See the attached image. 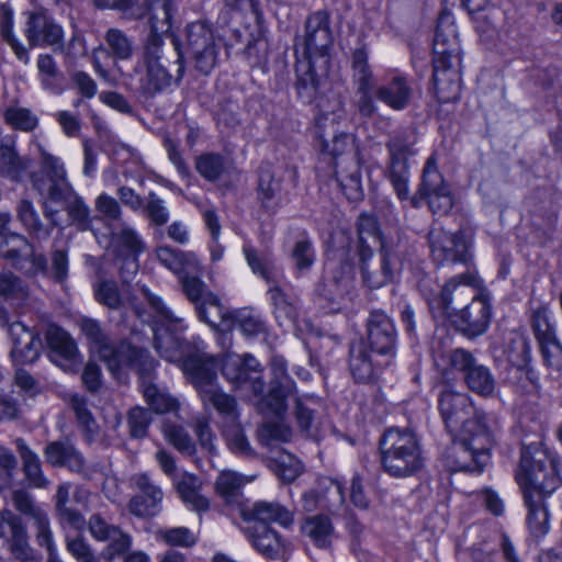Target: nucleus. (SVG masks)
I'll use <instances>...</instances> for the list:
<instances>
[{
	"label": "nucleus",
	"instance_id": "11",
	"mask_svg": "<svg viewBox=\"0 0 562 562\" xmlns=\"http://www.w3.org/2000/svg\"><path fill=\"white\" fill-rule=\"evenodd\" d=\"M139 375V387L148 406L157 414L171 412L178 407L173 398L164 387L156 385L154 373L156 361L145 349H128V364Z\"/></svg>",
	"mask_w": 562,
	"mask_h": 562
},
{
	"label": "nucleus",
	"instance_id": "49",
	"mask_svg": "<svg viewBox=\"0 0 562 562\" xmlns=\"http://www.w3.org/2000/svg\"><path fill=\"white\" fill-rule=\"evenodd\" d=\"M505 355L507 361L518 371H526L528 378L532 373L529 364L531 361V346L529 338L521 333L512 334L506 348Z\"/></svg>",
	"mask_w": 562,
	"mask_h": 562
},
{
	"label": "nucleus",
	"instance_id": "63",
	"mask_svg": "<svg viewBox=\"0 0 562 562\" xmlns=\"http://www.w3.org/2000/svg\"><path fill=\"white\" fill-rule=\"evenodd\" d=\"M13 12L8 7H2L1 34L3 40L11 46L16 58L27 65L30 56L27 49L13 35Z\"/></svg>",
	"mask_w": 562,
	"mask_h": 562
},
{
	"label": "nucleus",
	"instance_id": "2",
	"mask_svg": "<svg viewBox=\"0 0 562 562\" xmlns=\"http://www.w3.org/2000/svg\"><path fill=\"white\" fill-rule=\"evenodd\" d=\"M451 435L452 442L443 456L446 468L450 472L481 473L491 459L494 439L490 427L470 423Z\"/></svg>",
	"mask_w": 562,
	"mask_h": 562
},
{
	"label": "nucleus",
	"instance_id": "46",
	"mask_svg": "<svg viewBox=\"0 0 562 562\" xmlns=\"http://www.w3.org/2000/svg\"><path fill=\"white\" fill-rule=\"evenodd\" d=\"M156 256L161 265L180 276L200 270V261L194 252H184L161 246L157 248Z\"/></svg>",
	"mask_w": 562,
	"mask_h": 562
},
{
	"label": "nucleus",
	"instance_id": "24",
	"mask_svg": "<svg viewBox=\"0 0 562 562\" xmlns=\"http://www.w3.org/2000/svg\"><path fill=\"white\" fill-rule=\"evenodd\" d=\"M390 153L389 179L400 200L409 195L407 158L414 154L412 143L404 135H394L386 144Z\"/></svg>",
	"mask_w": 562,
	"mask_h": 562
},
{
	"label": "nucleus",
	"instance_id": "19",
	"mask_svg": "<svg viewBox=\"0 0 562 562\" xmlns=\"http://www.w3.org/2000/svg\"><path fill=\"white\" fill-rule=\"evenodd\" d=\"M418 195L427 201L434 214H448L453 206V198L448 184L445 182L442 175L437 168L435 155H431L425 164Z\"/></svg>",
	"mask_w": 562,
	"mask_h": 562
},
{
	"label": "nucleus",
	"instance_id": "52",
	"mask_svg": "<svg viewBox=\"0 0 562 562\" xmlns=\"http://www.w3.org/2000/svg\"><path fill=\"white\" fill-rule=\"evenodd\" d=\"M36 66L42 87L52 93L59 94L61 92V74L53 56L49 54H40Z\"/></svg>",
	"mask_w": 562,
	"mask_h": 562
},
{
	"label": "nucleus",
	"instance_id": "30",
	"mask_svg": "<svg viewBox=\"0 0 562 562\" xmlns=\"http://www.w3.org/2000/svg\"><path fill=\"white\" fill-rule=\"evenodd\" d=\"M81 331L91 345V349L99 353L100 358L109 363L111 370L122 364H128V349L132 346L115 350L104 334L99 322L92 318H82L80 322Z\"/></svg>",
	"mask_w": 562,
	"mask_h": 562
},
{
	"label": "nucleus",
	"instance_id": "34",
	"mask_svg": "<svg viewBox=\"0 0 562 562\" xmlns=\"http://www.w3.org/2000/svg\"><path fill=\"white\" fill-rule=\"evenodd\" d=\"M243 519L249 524L269 526L276 522L282 527H289L293 524V514L279 503L260 501L251 507L241 510Z\"/></svg>",
	"mask_w": 562,
	"mask_h": 562
},
{
	"label": "nucleus",
	"instance_id": "8",
	"mask_svg": "<svg viewBox=\"0 0 562 562\" xmlns=\"http://www.w3.org/2000/svg\"><path fill=\"white\" fill-rule=\"evenodd\" d=\"M329 67L319 68L316 59L297 57L295 88L299 97L306 103L315 102L318 109L317 124L321 128L325 121L336 122L342 116V101L333 94L331 98L319 95L322 80L326 78Z\"/></svg>",
	"mask_w": 562,
	"mask_h": 562
},
{
	"label": "nucleus",
	"instance_id": "35",
	"mask_svg": "<svg viewBox=\"0 0 562 562\" xmlns=\"http://www.w3.org/2000/svg\"><path fill=\"white\" fill-rule=\"evenodd\" d=\"M46 341L50 349V359L64 371H72L77 363V347L70 336L59 327L47 329Z\"/></svg>",
	"mask_w": 562,
	"mask_h": 562
},
{
	"label": "nucleus",
	"instance_id": "43",
	"mask_svg": "<svg viewBox=\"0 0 562 562\" xmlns=\"http://www.w3.org/2000/svg\"><path fill=\"white\" fill-rule=\"evenodd\" d=\"M413 90L407 78L396 75L376 90V97L393 110L400 111L407 106Z\"/></svg>",
	"mask_w": 562,
	"mask_h": 562
},
{
	"label": "nucleus",
	"instance_id": "4",
	"mask_svg": "<svg viewBox=\"0 0 562 562\" xmlns=\"http://www.w3.org/2000/svg\"><path fill=\"white\" fill-rule=\"evenodd\" d=\"M175 49L177 55L175 65L177 69L176 75H172L167 65L169 60L164 52V38L147 36L142 57L135 68L136 74L139 76L138 89L143 95L151 98L169 88L172 83L178 85L182 80L186 67L178 42H175Z\"/></svg>",
	"mask_w": 562,
	"mask_h": 562
},
{
	"label": "nucleus",
	"instance_id": "37",
	"mask_svg": "<svg viewBox=\"0 0 562 562\" xmlns=\"http://www.w3.org/2000/svg\"><path fill=\"white\" fill-rule=\"evenodd\" d=\"M29 157L20 156L15 140L3 138L0 142V175L11 181L21 182L31 167Z\"/></svg>",
	"mask_w": 562,
	"mask_h": 562
},
{
	"label": "nucleus",
	"instance_id": "23",
	"mask_svg": "<svg viewBox=\"0 0 562 562\" xmlns=\"http://www.w3.org/2000/svg\"><path fill=\"white\" fill-rule=\"evenodd\" d=\"M222 374L237 387L250 383V387L256 395L263 393L265 383L261 379L260 363L251 355L241 357L236 353H226L222 359Z\"/></svg>",
	"mask_w": 562,
	"mask_h": 562
},
{
	"label": "nucleus",
	"instance_id": "33",
	"mask_svg": "<svg viewBox=\"0 0 562 562\" xmlns=\"http://www.w3.org/2000/svg\"><path fill=\"white\" fill-rule=\"evenodd\" d=\"M246 535L254 548L267 559H281L289 550L290 543L270 526H248Z\"/></svg>",
	"mask_w": 562,
	"mask_h": 562
},
{
	"label": "nucleus",
	"instance_id": "13",
	"mask_svg": "<svg viewBox=\"0 0 562 562\" xmlns=\"http://www.w3.org/2000/svg\"><path fill=\"white\" fill-rule=\"evenodd\" d=\"M41 171L30 173L32 188L52 202H59L71 190L63 160L40 146Z\"/></svg>",
	"mask_w": 562,
	"mask_h": 562
},
{
	"label": "nucleus",
	"instance_id": "45",
	"mask_svg": "<svg viewBox=\"0 0 562 562\" xmlns=\"http://www.w3.org/2000/svg\"><path fill=\"white\" fill-rule=\"evenodd\" d=\"M15 446L22 460V470L29 485L34 488L47 487L49 481L43 473L37 453L33 451L22 438L15 440Z\"/></svg>",
	"mask_w": 562,
	"mask_h": 562
},
{
	"label": "nucleus",
	"instance_id": "42",
	"mask_svg": "<svg viewBox=\"0 0 562 562\" xmlns=\"http://www.w3.org/2000/svg\"><path fill=\"white\" fill-rule=\"evenodd\" d=\"M177 492L182 502L191 509L202 513L210 508L209 499L201 494L202 481L191 473H182L175 480Z\"/></svg>",
	"mask_w": 562,
	"mask_h": 562
},
{
	"label": "nucleus",
	"instance_id": "16",
	"mask_svg": "<svg viewBox=\"0 0 562 562\" xmlns=\"http://www.w3.org/2000/svg\"><path fill=\"white\" fill-rule=\"evenodd\" d=\"M449 364L453 370L463 373L465 385L473 393L490 397L496 389V380L490 368L476 361L473 355L462 348L453 349L448 356Z\"/></svg>",
	"mask_w": 562,
	"mask_h": 562
},
{
	"label": "nucleus",
	"instance_id": "22",
	"mask_svg": "<svg viewBox=\"0 0 562 562\" xmlns=\"http://www.w3.org/2000/svg\"><path fill=\"white\" fill-rule=\"evenodd\" d=\"M364 341L375 356L392 361L397 344V331L393 319L383 311L370 312L367 319V340Z\"/></svg>",
	"mask_w": 562,
	"mask_h": 562
},
{
	"label": "nucleus",
	"instance_id": "58",
	"mask_svg": "<svg viewBox=\"0 0 562 562\" xmlns=\"http://www.w3.org/2000/svg\"><path fill=\"white\" fill-rule=\"evenodd\" d=\"M260 411L262 413H271L273 415V413L267 407ZM274 416L277 417L276 420L266 422L259 429V439L265 445H271L278 441L288 442L292 438L291 427L279 418L281 414H274Z\"/></svg>",
	"mask_w": 562,
	"mask_h": 562
},
{
	"label": "nucleus",
	"instance_id": "25",
	"mask_svg": "<svg viewBox=\"0 0 562 562\" xmlns=\"http://www.w3.org/2000/svg\"><path fill=\"white\" fill-rule=\"evenodd\" d=\"M194 350L182 362L183 372L190 378L191 383L202 396L203 389H215L217 360L205 352V344L196 339Z\"/></svg>",
	"mask_w": 562,
	"mask_h": 562
},
{
	"label": "nucleus",
	"instance_id": "39",
	"mask_svg": "<svg viewBox=\"0 0 562 562\" xmlns=\"http://www.w3.org/2000/svg\"><path fill=\"white\" fill-rule=\"evenodd\" d=\"M16 216L25 231L37 241H46L54 228L53 224L42 221L34 204L29 199H22L16 205Z\"/></svg>",
	"mask_w": 562,
	"mask_h": 562
},
{
	"label": "nucleus",
	"instance_id": "17",
	"mask_svg": "<svg viewBox=\"0 0 562 562\" xmlns=\"http://www.w3.org/2000/svg\"><path fill=\"white\" fill-rule=\"evenodd\" d=\"M180 283L187 299L194 304L200 321L216 326L224 318L225 312L220 297L200 278L184 273L180 277Z\"/></svg>",
	"mask_w": 562,
	"mask_h": 562
},
{
	"label": "nucleus",
	"instance_id": "40",
	"mask_svg": "<svg viewBox=\"0 0 562 562\" xmlns=\"http://www.w3.org/2000/svg\"><path fill=\"white\" fill-rule=\"evenodd\" d=\"M548 495L538 492H526L524 494L525 504L528 508L527 525L535 538L543 537L550 529L549 512L544 504V497Z\"/></svg>",
	"mask_w": 562,
	"mask_h": 562
},
{
	"label": "nucleus",
	"instance_id": "32",
	"mask_svg": "<svg viewBox=\"0 0 562 562\" xmlns=\"http://www.w3.org/2000/svg\"><path fill=\"white\" fill-rule=\"evenodd\" d=\"M44 454L47 462L54 467H66L85 479L92 476V470L86 464L85 458L68 439L49 442L44 449Z\"/></svg>",
	"mask_w": 562,
	"mask_h": 562
},
{
	"label": "nucleus",
	"instance_id": "10",
	"mask_svg": "<svg viewBox=\"0 0 562 562\" xmlns=\"http://www.w3.org/2000/svg\"><path fill=\"white\" fill-rule=\"evenodd\" d=\"M329 15L325 11L312 13L305 22V32L295 40V55L316 59L322 70L330 66L329 50L333 46Z\"/></svg>",
	"mask_w": 562,
	"mask_h": 562
},
{
	"label": "nucleus",
	"instance_id": "62",
	"mask_svg": "<svg viewBox=\"0 0 562 562\" xmlns=\"http://www.w3.org/2000/svg\"><path fill=\"white\" fill-rule=\"evenodd\" d=\"M195 168L207 181H216L225 172L227 165L223 156L207 153L196 158Z\"/></svg>",
	"mask_w": 562,
	"mask_h": 562
},
{
	"label": "nucleus",
	"instance_id": "44",
	"mask_svg": "<svg viewBox=\"0 0 562 562\" xmlns=\"http://www.w3.org/2000/svg\"><path fill=\"white\" fill-rule=\"evenodd\" d=\"M336 179L348 200L357 202L363 198L359 159L345 166L344 161H337Z\"/></svg>",
	"mask_w": 562,
	"mask_h": 562
},
{
	"label": "nucleus",
	"instance_id": "51",
	"mask_svg": "<svg viewBox=\"0 0 562 562\" xmlns=\"http://www.w3.org/2000/svg\"><path fill=\"white\" fill-rule=\"evenodd\" d=\"M95 301L111 310H120L125 305L126 296L113 280H99L93 284Z\"/></svg>",
	"mask_w": 562,
	"mask_h": 562
},
{
	"label": "nucleus",
	"instance_id": "14",
	"mask_svg": "<svg viewBox=\"0 0 562 562\" xmlns=\"http://www.w3.org/2000/svg\"><path fill=\"white\" fill-rule=\"evenodd\" d=\"M440 415L450 432H456L468 424L488 426L487 415L479 409L467 393L452 389L441 391L438 400Z\"/></svg>",
	"mask_w": 562,
	"mask_h": 562
},
{
	"label": "nucleus",
	"instance_id": "38",
	"mask_svg": "<svg viewBox=\"0 0 562 562\" xmlns=\"http://www.w3.org/2000/svg\"><path fill=\"white\" fill-rule=\"evenodd\" d=\"M257 200L270 214H274L282 206V179L268 167H262L259 171Z\"/></svg>",
	"mask_w": 562,
	"mask_h": 562
},
{
	"label": "nucleus",
	"instance_id": "12",
	"mask_svg": "<svg viewBox=\"0 0 562 562\" xmlns=\"http://www.w3.org/2000/svg\"><path fill=\"white\" fill-rule=\"evenodd\" d=\"M184 47L200 74L209 75L217 65L220 44L209 23L196 21L188 24Z\"/></svg>",
	"mask_w": 562,
	"mask_h": 562
},
{
	"label": "nucleus",
	"instance_id": "41",
	"mask_svg": "<svg viewBox=\"0 0 562 562\" xmlns=\"http://www.w3.org/2000/svg\"><path fill=\"white\" fill-rule=\"evenodd\" d=\"M361 274L363 282L371 289L381 288L392 282L400 272L402 263L398 256L386 249H383L381 267L376 272H371L366 265V260L361 261Z\"/></svg>",
	"mask_w": 562,
	"mask_h": 562
},
{
	"label": "nucleus",
	"instance_id": "56",
	"mask_svg": "<svg viewBox=\"0 0 562 562\" xmlns=\"http://www.w3.org/2000/svg\"><path fill=\"white\" fill-rule=\"evenodd\" d=\"M61 201L66 202L65 210L72 224H75L79 231L85 232L91 228V211L81 196L70 190Z\"/></svg>",
	"mask_w": 562,
	"mask_h": 562
},
{
	"label": "nucleus",
	"instance_id": "36",
	"mask_svg": "<svg viewBox=\"0 0 562 562\" xmlns=\"http://www.w3.org/2000/svg\"><path fill=\"white\" fill-rule=\"evenodd\" d=\"M9 335L12 341L11 357L19 363H32L38 357L41 339L36 337L21 322H14L9 326Z\"/></svg>",
	"mask_w": 562,
	"mask_h": 562
},
{
	"label": "nucleus",
	"instance_id": "31",
	"mask_svg": "<svg viewBox=\"0 0 562 562\" xmlns=\"http://www.w3.org/2000/svg\"><path fill=\"white\" fill-rule=\"evenodd\" d=\"M457 325L468 336H480L488 328L492 311L487 295L480 293L457 314Z\"/></svg>",
	"mask_w": 562,
	"mask_h": 562
},
{
	"label": "nucleus",
	"instance_id": "21",
	"mask_svg": "<svg viewBox=\"0 0 562 562\" xmlns=\"http://www.w3.org/2000/svg\"><path fill=\"white\" fill-rule=\"evenodd\" d=\"M0 538L13 559L20 562H33L36 560V552L31 547L29 533L21 516L10 509L0 510Z\"/></svg>",
	"mask_w": 562,
	"mask_h": 562
},
{
	"label": "nucleus",
	"instance_id": "50",
	"mask_svg": "<svg viewBox=\"0 0 562 562\" xmlns=\"http://www.w3.org/2000/svg\"><path fill=\"white\" fill-rule=\"evenodd\" d=\"M333 531L334 528L330 519L324 515L308 517L302 525V532L318 548H326L329 546Z\"/></svg>",
	"mask_w": 562,
	"mask_h": 562
},
{
	"label": "nucleus",
	"instance_id": "53",
	"mask_svg": "<svg viewBox=\"0 0 562 562\" xmlns=\"http://www.w3.org/2000/svg\"><path fill=\"white\" fill-rule=\"evenodd\" d=\"M358 236L360 245L359 256L361 261H364L372 255L371 246L369 245L368 240L371 239L373 243L378 244L381 241L378 221L373 215L361 214L359 216Z\"/></svg>",
	"mask_w": 562,
	"mask_h": 562
},
{
	"label": "nucleus",
	"instance_id": "5",
	"mask_svg": "<svg viewBox=\"0 0 562 562\" xmlns=\"http://www.w3.org/2000/svg\"><path fill=\"white\" fill-rule=\"evenodd\" d=\"M143 293L157 318L153 326L156 351L167 361L182 363L193 352V346L200 338L192 337L191 340H186L182 336L187 328L183 318L175 316L162 300L147 289H143Z\"/></svg>",
	"mask_w": 562,
	"mask_h": 562
},
{
	"label": "nucleus",
	"instance_id": "1",
	"mask_svg": "<svg viewBox=\"0 0 562 562\" xmlns=\"http://www.w3.org/2000/svg\"><path fill=\"white\" fill-rule=\"evenodd\" d=\"M434 87L440 102L457 100L460 92V71L453 60L460 59V43L452 14L442 11L434 40Z\"/></svg>",
	"mask_w": 562,
	"mask_h": 562
},
{
	"label": "nucleus",
	"instance_id": "6",
	"mask_svg": "<svg viewBox=\"0 0 562 562\" xmlns=\"http://www.w3.org/2000/svg\"><path fill=\"white\" fill-rule=\"evenodd\" d=\"M200 398L204 406L211 405L216 411V425L221 429L228 448L236 454L255 458L256 452L246 438L240 424V412L235 396L215 387L203 389Z\"/></svg>",
	"mask_w": 562,
	"mask_h": 562
},
{
	"label": "nucleus",
	"instance_id": "18",
	"mask_svg": "<svg viewBox=\"0 0 562 562\" xmlns=\"http://www.w3.org/2000/svg\"><path fill=\"white\" fill-rule=\"evenodd\" d=\"M115 254L124 258L121 277L127 282L138 270L137 257L145 250L139 233L128 223L122 222L109 229Z\"/></svg>",
	"mask_w": 562,
	"mask_h": 562
},
{
	"label": "nucleus",
	"instance_id": "9",
	"mask_svg": "<svg viewBox=\"0 0 562 562\" xmlns=\"http://www.w3.org/2000/svg\"><path fill=\"white\" fill-rule=\"evenodd\" d=\"M429 282L428 278L420 280V291L427 299L430 310H438L447 316H451L452 312L458 310V305L463 304L469 297L473 299L480 294L483 283L474 269L449 279L438 294L428 289Z\"/></svg>",
	"mask_w": 562,
	"mask_h": 562
},
{
	"label": "nucleus",
	"instance_id": "61",
	"mask_svg": "<svg viewBox=\"0 0 562 562\" xmlns=\"http://www.w3.org/2000/svg\"><path fill=\"white\" fill-rule=\"evenodd\" d=\"M21 515L33 521L36 528V541L38 546L49 543V541L54 540L49 518L41 505L35 503Z\"/></svg>",
	"mask_w": 562,
	"mask_h": 562
},
{
	"label": "nucleus",
	"instance_id": "47",
	"mask_svg": "<svg viewBox=\"0 0 562 562\" xmlns=\"http://www.w3.org/2000/svg\"><path fill=\"white\" fill-rule=\"evenodd\" d=\"M148 7V21L150 23V34L162 38V34L169 32L171 20L176 11L173 0H146Z\"/></svg>",
	"mask_w": 562,
	"mask_h": 562
},
{
	"label": "nucleus",
	"instance_id": "59",
	"mask_svg": "<svg viewBox=\"0 0 562 562\" xmlns=\"http://www.w3.org/2000/svg\"><path fill=\"white\" fill-rule=\"evenodd\" d=\"M10 222L11 215L9 213H0V256L3 258L16 256L18 249L11 248L15 244L29 246V239L25 236L10 232Z\"/></svg>",
	"mask_w": 562,
	"mask_h": 562
},
{
	"label": "nucleus",
	"instance_id": "20",
	"mask_svg": "<svg viewBox=\"0 0 562 562\" xmlns=\"http://www.w3.org/2000/svg\"><path fill=\"white\" fill-rule=\"evenodd\" d=\"M25 37L32 47H50L55 53L65 50V33L46 10L40 9L29 14Z\"/></svg>",
	"mask_w": 562,
	"mask_h": 562
},
{
	"label": "nucleus",
	"instance_id": "29",
	"mask_svg": "<svg viewBox=\"0 0 562 562\" xmlns=\"http://www.w3.org/2000/svg\"><path fill=\"white\" fill-rule=\"evenodd\" d=\"M391 362L387 358L375 356L364 339L356 340L350 345L349 370L357 382L371 381Z\"/></svg>",
	"mask_w": 562,
	"mask_h": 562
},
{
	"label": "nucleus",
	"instance_id": "26",
	"mask_svg": "<svg viewBox=\"0 0 562 562\" xmlns=\"http://www.w3.org/2000/svg\"><path fill=\"white\" fill-rule=\"evenodd\" d=\"M132 484L138 491L128 502V512L138 518L157 516L162 509L164 492L147 473L132 477Z\"/></svg>",
	"mask_w": 562,
	"mask_h": 562
},
{
	"label": "nucleus",
	"instance_id": "15",
	"mask_svg": "<svg viewBox=\"0 0 562 562\" xmlns=\"http://www.w3.org/2000/svg\"><path fill=\"white\" fill-rule=\"evenodd\" d=\"M430 254L439 265L464 263L471 260V238L463 231L450 233L441 226L435 225L429 234Z\"/></svg>",
	"mask_w": 562,
	"mask_h": 562
},
{
	"label": "nucleus",
	"instance_id": "3",
	"mask_svg": "<svg viewBox=\"0 0 562 562\" xmlns=\"http://www.w3.org/2000/svg\"><path fill=\"white\" fill-rule=\"evenodd\" d=\"M383 471L395 479H406L424 467L420 442L408 428L390 427L379 440Z\"/></svg>",
	"mask_w": 562,
	"mask_h": 562
},
{
	"label": "nucleus",
	"instance_id": "57",
	"mask_svg": "<svg viewBox=\"0 0 562 562\" xmlns=\"http://www.w3.org/2000/svg\"><path fill=\"white\" fill-rule=\"evenodd\" d=\"M94 209L109 229L124 222L120 202L108 193L103 192L95 198Z\"/></svg>",
	"mask_w": 562,
	"mask_h": 562
},
{
	"label": "nucleus",
	"instance_id": "48",
	"mask_svg": "<svg viewBox=\"0 0 562 562\" xmlns=\"http://www.w3.org/2000/svg\"><path fill=\"white\" fill-rule=\"evenodd\" d=\"M11 248H16L18 254L12 258L7 259L10 260L16 269L31 277L48 273L47 259L45 255L36 254L30 241L29 246L15 244Z\"/></svg>",
	"mask_w": 562,
	"mask_h": 562
},
{
	"label": "nucleus",
	"instance_id": "7",
	"mask_svg": "<svg viewBox=\"0 0 562 562\" xmlns=\"http://www.w3.org/2000/svg\"><path fill=\"white\" fill-rule=\"evenodd\" d=\"M558 465L557 458L547 450L537 446L524 447L516 471V480L524 494H552L560 485Z\"/></svg>",
	"mask_w": 562,
	"mask_h": 562
},
{
	"label": "nucleus",
	"instance_id": "27",
	"mask_svg": "<svg viewBox=\"0 0 562 562\" xmlns=\"http://www.w3.org/2000/svg\"><path fill=\"white\" fill-rule=\"evenodd\" d=\"M351 68L352 79L357 86L356 108L362 116H372L376 111V105L371 95L373 76L368 64V53L364 48H358L353 52Z\"/></svg>",
	"mask_w": 562,
	"mask_h": 562
},
{
	"label": "nucleus",
	"instance_id": "28",
	"mask_svg": "<svg viewBox=\"0 0 562 562\" xmlns=\"http://www.w3.org/2000/svg\"><path fill=\"white\" fill-rule=\"evenodd\" d=\"M271 387L267 396L258 403L259 409L269 408L273 414H283L286 408L285 400L295 390V384L286 373V361L280 356L271 360Z\"/></svg>",
	"mask_w": 562,
	"mask_h": 562
},
{
	"label": "nucleus",
	"instance_id": "54",
	"mask_svg": "<svg viewBox=\"0 0 562 562\" xmlns=\"http://www.w3.org/2000/svg\"><path fill=\"white\" fill-rule=\"evenodd\" d=\"M324 148L335 158V164L344 161L345 166L353 159H359L356 139L351 134L335 135L330 144L324 142Z\"/></svg>",
	"mask_w": 562,
	"mask_h": 562
},
{
	"label": "nucleus",
	"instance_id": "55",
	"mask_svg": "<svg viewBox=\"0 0 562 562\" xmlns=\"http://www.w3.org/2000/svg\"><path fill=\"white\" fill-rule=\"evenodd\" d=\"M530 324L538 341L557 336L548 304L539 303L530 307Z\"/></svg>",
	"mask_w": 562,
	"mask_h": 562
},
{
	"label": "nucleus",
	"instance_id": "64",
	"mask_svg": "<svg viewBox=\"0 0 562 562\" xmlns=\"http://www.w3.org/2000/svg\"><path fill=\"white\" fill-rule=\"evenodd\" d=\"M110 54L121 60H127L134 52L133 42L119 29H110L105 34Z\"/></svg>",
	"mask_w": 562,
	"mask_h": 562
},
{
	"label": "nucleus",
	"instance_id": "60",
	"mask_svg": "<svg viewBox=\"0 0 562 562\" xmlns=\"http://www.w3.org/2000/svg\"><path fill=\"white\" fill-rule=\"evenodd\" d=\"M234 322L246 337H257L267 333L265 321L254 310L237 311L234 314Z\"/></svg>",
	"mask_w": 562,
	"mask_h": 562
}]
</instances>
